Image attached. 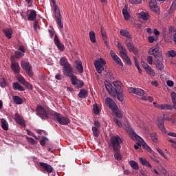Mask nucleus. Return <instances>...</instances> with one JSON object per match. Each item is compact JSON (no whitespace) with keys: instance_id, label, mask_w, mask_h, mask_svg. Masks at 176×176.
I'll list each match as a JSON object with an SVG mask.
<instances>
[{"instance_id":"obj_1","label":"nucleus","mask_w":176,"mask_h":176,"mask_svg":"<svg viewBox=\"0 0 176 176\" xmlns=\"http://www.w3.org/2000/svg\"><path fill=\"white\" fill-rule=\"evenodd\" d=\"M113 84V85H112ZM111 84L109 82H106L104 86L107 91L113 96V97H118L119 101H123V89L122 88V82L120 81H114Z\"/></svg>"},{"instance_id":"obj_2","label":"nucleus","mask_w":176,"mask_h":176,"mask_svg":"<svg viewBox=\"0 0 176 176\" xmlns=\"http://www.w3.org/2000/svg\"><path fill=\"white\" fill-rule=\"evenodd\" d=\"M123 141L122 140V138L118 135H114L110 138L109 142L108 143V146L110 149L113 151H118L120 149L122 146L120 144H122Z\"/></svg>"},{"instance_id":"obj_3","label":"nucleus","mask_w":176,"mask_h":176,"mask_svg":"<svg viewBox=\"0 0 176 176\" xmlns=\"http://www.w3.org/2000/svg\"><path fill=\"white\" fill-rule=\"evenodd\" d=\"M105 102L107 105H108L109 108L111 109L113 113H114L116 118H118V119H122V118H123V114H122L120 111H119L118 105H116V103H115L112 98H107L105 99Z\"/></svg>"},{"instance_id":"obj_4","label":"nucleus","mask_w":176,"mask_h":176,"mask_svg":"<svg viewBox=\"0 0 176 176\" xmlns=\"http://www.w3.org/2000/svg\"><path fill=\"white\" fill-rule=\"evenodd\" d=\"M117 47L120 50V57L125 61L127 65H131V59H130V57L127 55V50L123 47L120 42H118Z\"/></svg>"},{"instance_id":"obj_5","label":"nucleus","mask_w":176,"mask_h":176,"mask_svg":"<svg viewBox=\"0 0 176 176\" xmlns=\"http://www.w3.org/2000/svg\"><path fill=\"white\" fill-rule=\"evenodd\" d=\"M51 1L53 3V8L54 9V14L56 23L60 28H64V24H63V22H61V14L60 13V8H58V6H57V4H56V0H51Z\"/></svg>"},{"instance_id":"obj_6","label":"nucleus","mask_w":176,"mask_h":176,"mask_svg":"<svg viewBox=\"0 0 176 176\" xmlns=\"http://www.w3.org/2000/svg\"><path fill=\"white\" fill-rule=\"evenodd\" d=\"M53 116H54L53 118L55 122H58L59 124H62L63 126H67V124H69L71 122V120H69V118L57 112H55Z\"/></svg>"},{"instance_id":"obj_7","label":"nucleus","mask_w":176,"mask_h":176,"mask_svg":"<svg viewBox=\"0 0 176 176\" xmlns=\"http://www.w3.org/2000/svg\"><path fill=\"white\" fill-rule=\"evenodd\" d=\"M21 67L23 68L25 71H26L27 75L31 78V76H34V72H32V66H31V64H30L29 62H27L25 60H22L21 62Z\"/></svg>"},{"instance_id":"obj_8","label":"nucleus","mask_w":176,"mask_h":176,"mask_svg":"<svg viewBox=\"0 0 176 176\" xmlns=\"http://www.w3.org/2000/svg\"><path fill=\"white\" fill-rule=\"evenodd\" d=\"M11 69L15 74H20V65L16 61V57L14 56H11Z\"/></svg>"},{"instance_id":"obj_9","label":"nucleus","mask_w":176,"mask_h":176,"mask_svg":"<svg viewBox=\"0 0 176 176\" xmlns=\"http://www.w3.org/2000/svg\"><path fill=\"white\" fill-rule=\"evenodd\" d=\"M37 116L43 120L49 119V112L42 106H38L36 108Z\"/></svg>"},{"instance_id":"obj_10","label":"nucleus","mask_w":176,"mask_h":176,"mask_svg":"<svg viewBox=\"0 0 176 176\" xmlns=\"http://www.w3.org/2000/svg\"><path fill=\"white\" fill-rule=\"evenodd\" d=\"M70 81L73 86H75L77 89H82L85 86V82L82 80L78 79L76 76H74L70 78Z\"/></svg>"},{"instance_id":"obj_11","label":"nucleus","mask_w":176,"mask_h":176,"mask_svg":"<svg viewBox=\"0 0 176 176\" xmlns=\"http://www.w3.org/2000/svg\"><path fill=\"white\" fill-rule=\"evenodd\" d=\"M63 71L64 75H65V76H67L70 79H72V78H74V76H75V75H74V69L72 68V66H71V64L63 67Z\"/></svg>"},{"instance_id":"obj_12","label":"nucleus","mask_w":176,"mask_h":176,"mask_svg":"<svg viewBox=\"0 0 176 176\" xmlns=\"http://www.w3.org/2000/svg\"><path fill=\"white\" fill-rule=\"evenodd\" d=\"M124 41H125V45L128 50L133 53L135 56H138V54H140V53L138 52V49H137V47L134 46V44L131 43V42H129V40H124Z\"/></svg>"},{"instance_id":"obj_13","label":"nucleus","mask_w":176,"mask_h":176,"mask_svg":"<svg viewBox=\"0 0 176 176\" xmlns=\"http://www.w3.org/2000/svg\"><path fill=\"white\" fill-rule=\"evenodd\" d=\"M125 130L126 131H127V133H130L131 138L132 140H138V141H144V140L141 137H140V135L135 133V132L133 131V129H131V126H126Z\"/></svg>"},{"instance_id":"obj_14","label":"nucleus","mask_w":176,"mask_h":176,"mask_svg":"<svg viewBox=\"0 0 176 176\" xmlns=\"http://www.w3.org/2000/svg\"><path fill=\"white\" fill-rule=\"evenodd\" d=\"M129 92L136 94L137 96H140V97H142V98L145 97V91L140 88L130 87L129 89Z\"/></svg>"},{"instance_id":"obj_15","label":"nucleus","mask_w":176,"mask_h":176,"mask_svg":"<svg viewBox=\"0 0 176 176\" xmlns=\"http://www.w3.org/2000/svg\"><path fill=\"white\" fill-rule=\"evenodd\" d=\"M110 56L113 61L116 62V64H118V65H120V67H123V62H122V59L119 58L118 55H116V53L113 52V50L110 51Z\"/></svg>"},{"instance_id":"obj_16","label":"nucleus","mask_w":176,"mask_h":176,"mask_svg":"<svg viewBox=\"0 0 176 176\" xmlns=\"http://www.w3.org/2000/svg\"><path fill=\"white\" fill-rule=\"evenodd\" d=\"M54 42L56 46L58 47V50H60V52H64L65 47H64L63 44L60 42V38H58L57 34H55L54 36Z\"/></svg>"},{"instance_id":"obj_17","label":"nucleus","mask_w":176,"mask_h":176,"mask_svg":"<svg viewBox=\"0 0 176 176\" xmlns=\"http://www.w3.org/2000/svg\"><path fill=\"white\" fill-rule=\"evenodd\" d=\"M14 120L18 124L22 126V127L25 126V122H24V119L22 118L19 113H15Z\"/></svg>"},{"instance_id":"obj_18","label":"nucleus","mask_w":176,"mask_h":176,"mask_svg":"<svg viewBox=\"0 0 176 176\" xmlns=\"http://www.w3.org/2000/svg\"><path fill=\"white\" fill-rule=\"evenodd\" d=\"M157 126L162 134H167V129L164 126V119L158 120Z\"/></svg>"},{"instance_id":"obj_19","label":"nucleus","mask_w":176,"mask_h":176,"mask_svg":"<svg viewBox=\"0 0 176 176\" xmlns=\"http://www.w3.org/2000/svg\"><path fill=\"white\" fill-rule=\"evenodd\" d=\"M120 34L122 35V36H124V38H126V41H131L133 39V37L131 36V34H130V32L128 31L126 29H122L120 30Z\"/></svg>"},{"instance_id":"obj_20","label":"nucleus","mask_w":176,"mask_h":176,"mask_svg":"<svg viewBox=\"0 0 176 176\" xmlns=\"http://www.w3.org/2000/svg\"><path fill=\"white\" fill-rule=\"evenodd\" d=\"M39 166H41V167H43V168L45 171H47V173H53V167L49 165V164L45 162H40Z\"/></svg>"},{"instance_id":"obj_21","label":"nucleus","mask_w":176,"mask_h":176,"mask_svg":"<svg viewBox=\"0 0 176 176\" xmlns=\"http://www.w3.org/2000/svg\"><path fill=\"white\" fill-rule=\"evenodd\" d=\"M3 32L6 35V38H8V39H12L13 30H12L11 28L3 29Z\"/></svg>"},{"instance_id":"obj_22","label":"nucleus","mask_w":176,"mask_h":176,"mask_svg":"<svg viewBox=\"0 0 176 176\" xmlns=\"http://www.w3.org/2000/svg\"><path fill=\"white\" fill-rule=\"evenodd\" d=\"M79 98L85 99L89 96V92L85 89H81L78 94Z\"/></svg>"},{"instance_id":"obj_23","label":"nucleus","mask_w":176,"mask_h":176,"mask_svg":"<svg viewBox=\"0 0 176 176\" xmlns=\"http://www.w3.org/2000/svg\"><path fill=\"white\" fill-rule=\"evenodd\" d=\"M35 19H36V11H35V10H31L30 14L28 17V20L30 21H34Z\"/></svg>"},{"instance_id":"obj_24","label":"nucleus","mask_w":176,"mask_h":176,"mask_svg":"<svg viewBox=\"0 0 176 176\" xmlns=\"http://www.w3.org/2000/svg\"><path fill=\"white\" fill-rule=\"evenodd\" d=\"M139 160L140 163H142V166H144L145 167H148V168H152V165L145 158H139Z\"/></svg>"},{"instance_id":"obj_25","label":"nucleus","mask_w":176,"mask_h":176,"mask_svg":"<svg viewBox=\"0 0 176 176\" xmlns=\"http://www.w3.org/2000/svg\"><path fill=\"white\" fill-rule=\"evenodd\" d=\"M94 65L98 74H101L104 71V65H100V62H94Z\"/></svg>"},{"instance_id":"obj_26","label":"nucleus","mask_w":176,"mask_h":176,"mask_svg":"<svg viewBox=\"0 0 176 176\" xmlns=\"http://www.w3.org/2000/svg\"><path fill=\"white\" fill-rule=\"evenodd\" d=\"M76 69L79 74H83V65H82V62H76Z\"/></svg>"},{"instance_id":"obj_27","label":"nucleus","mask_w":176,"mask_h":176,"mask_svg":"<svg viewBox=\"0 0 176 176\" xmlns=\"http://www.w3.org/2000/svg\"><path fill=\"white\" fill-rule=\"evenodd\" d=\"M14 90H19V91H24V87L20 85L19 82H14L12 85Z\"/></svg>"},{"instance_id":"obj_28","label":"nucleus","mask_w":176,"mask_h":176,"mask_svg":"<svg viewBox=\"0 0 176 176\" xmlns=\"http://www.w3.org/2000/svg\"><path fill=\"white\" fill-rule=\"evenodd\" d=\"M60 66L64 68V67H67V65H69V63H68V59L65 57H62L60 59Z\"/></svg>"},{"instance_id":"obj_29","label":"nucleus","mask_w":176,"mask_h":176,"mask_svg":"<svg viewBox=\"0 0 176 176\" xmlns=\"http://www.w3.org/2000/svg\"><path fill=\"white\" fill-rule=\"evenodd\" d=\"M173 105L168 104H161V109L163 111H173Z\"/></svg>"},{"instance_id":"obj_30","label":"nucleus","mask_w":176,"mask_h":176,"mask_svg":"<svg viewBox=\"0 0 176 176\" xmlns=\"http://www.w3.org/2000/svg\"><path fill=\"white\" fill-rule=\"evenodd\" d=\"M12 100L17 105H21V104H23V99H21L20 96H14L12 97Z\"/></svg>"},{"instance_id":"obj_31","label":"nucleus","mask_w":176,"mask_h":176,"mask_svg":"<svg viewBox=\"0 0 176 176\" xmlns=\"http://www.w3.org/2000/svg\"><path fill=\"white\" fill-rule=\"evenodd\" d=\"M1 123L3 130H5L6 131H7V130H9V124H8V122L6 121L5 119L2 118L1 120Z\"/></svg>"},{"instance_id":"obj_32","label":"nucleus","mask_w":176,"mask_h":176,"mask_svg":"<svg viewBox=\"0 0 176 176\" xmlns=\"http://www.w3.org/2000/svg\"><path fill=\"white\" fill-rule=\"evenodd\" d=\"M154 57H159V54H160V52H159V47H156L151 49V54Z\"/></svg>"},{"instance_id":"obj_33","label":"nucleus","mask_w":176,"mask_h":176,"mask_svg":"<svg viewBox=\"0 0 176 176\" xmlns=\"http://www.w3.org/2000/svg\"><path fill=\"white\" fill-rule=\"evenodd\" d=\"M146 72L147 75H150V76H155L156 73H155V71H153V69H152V67H148V68H146V69L145 70Z\"/></svg>"},{"instance_id":"obj_34","label":"nucleus","mask_w":176,"mask_h":176,"mask_svg":"<svg viewBox=\"0 0 176 176\" xmlns=\"http://www.w3.org/2000/svg\"><path fill=\"white\" fill-rule=\"evenodd\" d=\"M140 17L146 21V20H149V14L148 12H142L140 13Z\"/></svg>"},{"instance_id":"obj_35","label":"nucleus","mask_w":176,"mask_h":176,"mask_svg":"<svg viewBox=\"0 0 176 176\" xmlns=\"http://www.w3.org/2000/svg\"><path fill=\"white\" fill-rule=\"evenodd\" d=\"M172 102L173 104V108L176 109V94L175 92H172L170 94Z\"/></svg>"},{"instance_id":"obj_36","label":"nucleus","mask_w":176,"mask_h":176,"mask_svg":"<svg viewBox=\"0 0 176 176\" xmlns=\"http://www.w3.org/2000/svg\"><path fill=\"white\" fill-rule=\"evenodd\" d=\"M89 38L92 43H96V32L94 31L89 32Z\"/></svg>"},{"instance_id":"obj_37","label":"nucleus","mask_w":176,"mask_h":176,"mask_svg":"<svg viewBox=\"0 0 176 176\" xmlns=\"http://www.w3.org/2000/svg\"><path fill=\"white\" fill-rule=\"evenodd\" d=\"M115 152L114 157L116 160H122V155H120V149L113 151Z\"/></svg>"},{"instance_id":"obj_38","label":"nucleus","mask_w":176,"mask_h":176,"mask_svg":"<svg viewBox=\"0 0 176 176\" xmlns=\"http://www.w3.org/2000/svg\"><path fill=\"white\" fill-rule=\"evenodd\" d=\"M129 164H130L131 167H132V168H133V170H139V168H140V166H138V163H137L135 161H130Z\"/></svg>"},{"instance_id":"obj_39","label":"nucleus","mask_w":176,"mask_h":176,"mask_svg":"<svg viewBox=\"0 0 176 176\" xmlns=\"http://www.w3.org/2000/svg\"><path fill=\"white\" fill-rule=\"evenodd\" d=\"M122 14L125 20H129L130 14H129V11H127V9H122Z\"/></svg>"},{"instance_id":"obj_40","label":"nucleus","mask_w":176,"mask_h":176,"mask_svg":"<svg viewBox=\"0 0 176 176\" xmlns=\"http://www.w3.org/2000/svg\"><path fill=\"white\" fill-rule=\"evenodd\" d=\"M93 108H94V113L95 115H99L100 114V111H101L100 109V107H98V105H97V103H95L93 105Z\"/></svg>"},{"instance_id":"obj_41","label":"nucleus","mask_w":176,"mask_h":176,"mask_svg":"<svg viewBox=\"0 0 176 176\" xmlns=\"http://www.w3.org/2000/svg\"><path fill=\"white\" fill-rule=\"evenodd\" d=\"M92 131L94 137H99L100 135V129L97 127H92Z\"/></svg>"},{"instance_id":"obj_42","label":"nucleus","mask_w":176,"mask_h":176,"mask_svg":"<svg viewBox=\"0 0 176 176\" xmlns=\"http://www.w3.org/2000/svg\"><path fill=\"white\" fill-rule=\"evenodd\" d=\"M149 6L150 9L153 10V12H155V13H157L159 12V7L157 4H151Z\"/></svg>"},{"instance_id":"obj_43","label":"nucleus","mask_w":176,"mask_h":176,"mask_svg":"<svg viewBox=\"0 0 176 176\" xmlns=\"http://www.w3.org/2000/svg\"><path fill=\"white\" fill-rule=\"evenodd\" d=\"M156 68H157V69L160 71H163V69H164V65L161 61H157L156 63Z\"/></svg>"},{"instance_id":"obj_44","label":"nucleus","mask_w":176,"mask_h":176,"mask_svg":"<svg viewBox=\"0 0 176 176\" xmlns=\"http://www.w3.org/2000/svg\"><path fill=\"white\" fill-rule=\"evenodd\" d=\"M151 138L153 140V142H157V135L156 133H151Z\"/></svg>"},{"instance_id":"obj_45","label":"nucleus","mask_w":176,"mask_h":176,"mask_svg":"<svg viewBox=\"0 0 176 176\" xmlns=\"http://www.w3.org/2000/svg\"><path fill=\"white\" fill-rule=\"evenodd\" d=\"M24 56V53L21 51H16L15 52V57L16 58H21V57H23Z\"/></svg>"},{"instance_id":"obj_46","label":"nucleus","mask_w":176,"mask_h":176,"mask_svg":"<svg viewBox=\"0 0 176 176\" xmlns=\"http://www.w3.org/2000/svg\"><path fill=\"white\" fill-rule=\"evenodd\" d=\"M27 140L30 144H32V145H36V141L34 140L32 138L27 137L26 138Z\"/></svg>"},{"instance_id":"obj_47","label":"nucleus","mask_w":176,"mask_h":176,"mask_svg":"<svg viewBox=\"0 0 176 176\" xmlns=\"http://www.w3.org/2000/svg\"><path fill=\"white\" fill-rule=\"evenodd\" d=\"M23 86H25V87L29 89V90H32V89H34V87L32 86V85L30 84V82H25L23 85Z\"/></svg>"},{"instance_id":"obj_48","label":"nucleus","mask_w":176,"mask_h":176,"mask_svg":"<svg viewBox=\"0 0 176 176\" xmlns=\"http://www.w3.org/2000/svg\"><path fill=\"white\" fill-rule=\"evenodd\" d=\"M8 84L6 83V80L4 78L0 79V86L1 87H6V85Z\"/></svg>"},{"instance_id":"obj_49","label":"nucleus","mask_w":176,"mask_h":176,"mask_svg":"<svg viewBox=\"0 0 176 176\" xmlns=\"http://www.w3.org/2000/svg\"><path fill=\"white\" fill-rule=\"evenodd\" d=\"M94 63H99L100 65H105V60L102 58H100L99 60H95Z\"/></svg>"},{"instance_id":"obj_50","label":"nucleus","mask_w":176,"mask_h":176,"mask_svg":"<svg viewBox=\"0 0 176 176\" xmlns=\"http://www.w3.org/2000/svg\"><path fill=\"white\" fill-rule=\"evenodd\" d=\"M45 141H47V138L46 137H43V140H41L40 141V144L42 146H45L46 145V142Z\"/></svg>"},{"instance_id":"obj_51","label":"nucleus","mask_w":176,"mask_h":176,"mask_svg":"<svg viewBox=\"0 0 176 176\" xmlns=\"http://www.w3.org/2000/svg\"><path fill=\"white\" fill-rule=\"evenodd\" d=\"M129 2L134 5H138V3H141L142 2V0H129Z\"/></svg>"},{"instance_id":"obj_52","label":"nucleus","mask_w":176,"mask_h":176,"mask_svg":"<svg viewBox=\"0 0 176 176\" xmlns=\"http://www.w3.org/2000/svg\"><path fill=\"white\" fill-rule=\"evenodd\" d=\"M147 62L148 64H150V65H152V64H153V58L151 56H148L147 57Z\"/></svg>"},{"instance_id":"obj_53","label":"nucleus","mask_w":176,"mask_h":176,"mask_svg":"<svg viewBox=\"0 0 176 176\" xmlns=\"http://www.w3.org/2000/svg\"><path fill=\"white\" fill-rule=\"evenodd\" d=\"M143 100H144L145 101H150V102H152V101H153V98L152 96H148V97H146V96H144L142 98Z\"/></svg>"},{"instance_id":"obj_54","label":"nucleus","mask_w":176,"mask_h":176,"mask_svg":"<svg viewBox=\"0 0 176 176\" xmlns=\"http://www.w3.org/2000/svg\"><path fill=\"white\" fill-rule=\"evenodd\" d=\"M113 122L117 124V126H118V127H122V122H120L118 118H114Z\"/></svg>"},{"instance_id":"obj_55","label":"nucleus","mask_w":176,"mask_h":176,"mask_svg":"<svg viewBox=\"0 0 176 176\" xmlns=\"http://www.w3.org/2000/svg\"><path fill=\"white\" fill-rule=\"evenodd\" d=\"M19 82H20V83H22V85H24L27 80H25V79L24 78V77L21 76L18 78Z\"/></svg>"},{"instance_id":"obj_56","label":"nucleus","mask_w":176,"mask_h":176,"mask_svg":"<svg viewBox=\"0 0 176 176\" xmlns=\"http://www.w3.org/2000/svg\"><path fill=\"white\" fill-rule=\"evenodd\" d=\"M33 27H34L35 31H36V30H38V28H39V24L38 23V21H35L34 22Z\"/></svg>"},{"instance_id":"obj_57","label":"nucleus","mask_w":176,"mask_h":176,"mask_svg":"<svg viewBox=\"0 0 176 176\" xmlns=\"http://www.w3.org/2000/svg\"><path fill=\"white\" fill-rule=\"evenodd\" d=\"M157 151L160 153V155H161V156H162L163 157H166V154H164L162 149L157 148Z\"/></svg>"},{"instance_id":"obj_58","label":"nucleus","mask_w":176,"mask_h":176,"mask_svg":"<svg viewBox=\"0 0 176 176\" xmlns=\"http://www.w3.org/2000/svg\"><path fill=\"white\" fill-rule=\"evenodd\" d=\"M141 64L143 67V68L146 70V68H148V67H150L148 64H147L146 63L144 62V61H141Z\"/></svg>"},{"instance_id":"obj_59","label":"nucleus","mask_w":176,"mask_h":176,"mask_svg":"<svg viewBox=\"0 0 176 176\" xmlns=\"http://www.w3.org/2000/svg\"><path fill=\"white\" fill-rule=\"evenodd\" d=\"M94 124L95 126L93 127H96L97 129H100V127H101V124H100V122L98 121H94Z\"/></svg>"},{"instance_id":"obj_60","label":"nucleus","mask_w":176,"mask_h":176,"mask_svg":"<svg viewBox=\"0 0 176 176\" xmlns=\"http://www.w3.org/2000/svg\"><path fill=\"white\" fill-rule=\"evenodd\" d=\"M101 34H102V36L104 39H107V33L105 32V31H104V29L101 28Z\"/></svg>"},{"instance_id":"obj_61","label":"nucleus","mask_w":176,"mask_h":176,"mask_svg":"<svg viewBox=\"0 0 176 176\" xmlns=\"http://www.w3.org/2000/svg\"><path fill=\"white\" fill-rule=\"evenodd\" d=\"M153 104L155 108H157V109H162V104H159L156 102H153Z\"/></svg>"},{"instance_id":"obj_62","label":"nucleus","mask_w":176,"mask_h":176,"mask_svg":"<svg viewBox=\"0 0 176 176\" xmlns=\"http://www.w3.org/2000/svg\"><path fill=\"white\" fill-rule=\"evenodd\" d=\"M166 85L169 87H173V86H174V82L173 80H168L166 82Z\"/></svg>"},{"instance_id":"obj_63","label":"nucleus","mask_w":176,"mask_h":176,"mask_svg":"<svg viewBox=\"0 0 176 176\" xmlns=\"http://www.w3.org/2000/svg\"><path fill=\"white\" fill-rule=\"evenodd\" d=\"M168 54H169V56H170V57H175V56H176V52L174 51V50H171V51L169 52Z\"/></svg>"},{"instance_id":"obj_64","label":"nucleus","mask_w":176,"mask_h":176,"mask_svg":"<svg viewBox=\"0 0 176 176\" xmlns=\"http://www.w3.org/2000/svg\"><path fill=\"white\" fill-rule=\"evenodd\" d=\"M148 39V42L150 43H153V42H155V37L154 36H149Z\"/></svg>"}]
</instances>
